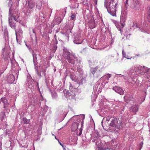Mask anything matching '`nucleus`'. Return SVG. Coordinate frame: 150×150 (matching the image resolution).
Segmentation results:
<instances>
[{"label":"nucleus","instance_id":"nucleus-1","mask_svg":"<svg viewBox=\"0 0 150 150\" xmlns=\"http://www.w3.org/2000/svg\"><path fill=\"white\" fill-rule=\"evenodd\" d=\"M114 0H111L109 2L105 4V6L106 7L108 12L113 16H116V9L117 5V3L114 2Z\"/></svg>","mask_w":150,"mask_h":150},{"label":"nucleus","instance_id":"nucleus-2","mask_svg":"<svg viewBox=\"0 0 150 150\" xmlns=\"http://www.w3.org/2000/svg\"><path fill=\"white\" fill-rule=\"evenodd\" d=\"M63 57L71 64H74L77 61V58L75 55L72 54L66 49H64L63 51Z\"/></svg>","mask_w":150,"mask_h":150},{"label":"nucleus","instance_id":"nucleus-3","mask_svg":"<svg viewBox=\"0 0 150 150\" xmlns=\"http://www.w3.org/2000/svg\"><path fill=\"white\" fill-rule=\"evenodd\" d=\"M123 122L119 119L114 118L113 119L111 122L110 124L109 128L112 129V128L115 130L116 129H119L120 127L123 124Z\"/></svg>","mask_w":150,"mask_h":150},{"label":"nucleus","instance_id":"nucleus-4","mask_svg":"<svg viewBox=\"0 0 150 150\" xmlns=\"http://www.w3.org/2000/svg\"><path fill=\"white\" fill-rule=\"evenodd\" d=\"M130 7L135 11L139 10L140 8L139 2L138 0H132L129 5Z\"/></svg>","mask_w":150,"mask_h":150},{"label":"nucleus","instance_id":"nucleus-5","mask_svg":"<svg viewBox=\"0 0 150 150\" xmlns=\"http://www.w3.org/2000/svg\"><path fill=\"white\" fill-rule=\"evenodd\" d=\"M57 36L56 35L54 36V39L52 40V43L51 45V46L52 47V50L53 52H55L57 48V45L58 43V41L56 40Z\"/></svg>","mask_w":150,"mask_h":150},{"label":"nucleus","instance_id":"nucleus-6","mask_svg":"<svg viewBox=\"0 0 150 150\" xmlns=\"http://www.w3.org/2000/svg\"><path fill=\"white\" fill-rule=\"evenodd\" d=\"M12 15L11 14V10H9V17H8V21L10 25L13 29H15L16 28V25L15 23H13L12 21Z\"/></svg>","mask_w":150,"mask_h":150},{"label":"nucleus","instance_id":"nucleus-7","mask_svg":"<svg viewBox=\"0 0 150 150\" xmlns=\"http://www.w3.org/2000/svg\"><path fill=\"white\" fill-rule=\"evenodd\" d=\"M115 24L118 29L120 31V33H122V32L125 23L120 22L119 23L118 22H115Z\"/></svg>","mask_w":150,"mask_h":150},{"label":"nucleus","instance_id":"nucleus-8","mask_svg":"<svg viewBox=\"0 0 150 150\" xmlns=\"http://www.w3.org/2000/svg\"><path fill=\"white\" fill-rule=\"evenodd\" d=\"M12 18H13L14 20H15L17 22H19L20 23L21 21V20L19 19L20 13H18V12L15 11V12L12 14Z\"/></svg>","mask_w":150,"mask_h":150},{"label":"nucleus","instance_id":"nucleus-9","mask_svg":"<svg viewBox=\"0 0 150 150\" xmlns=\"http://www.w3.org/2000/svg\"><path fill=\"white\" fill-rule=\"evenodd\" d=\"M7 112H1L0 114V119L2 121H6L7 118Z\"/></svg>","mask_w":150,"mask_h":150},{"label":"nucleus","instance_id":"nucleus-10","mask_svg":"<svg viewBox=\"0 0 150 150\" xmlns=\"http://www.w3.org/2000/svg\"><path fill=\"white\" fill-rule=\"evenodd\" d=\"M113 89L120 95L124 94V91L119 86H115L113 88Z\"/></svg>","mask_w":150,"mask_h":150},{"label":"nucleus","instance_id":"nucleus-11","mask_svg":"<svg viewBox=\"0 0 150 150\" xmlns=\"http://www.w3.org/2000/svg\"><path fill=\"white\" fill-rule=\"evenodd\" d=\"M1 100L4 104V110H6L9 105L7 99L5 98H1Z\"/></svg>","mask_w":150,"mask_h":150},{"label":"nucleus","instance_id":"nucleus-12","mask_svg":"<svg viewBox=\"0 0 150 150\" xmlns=\"http://www.w3.org/2000/svg\"><path fill=\"white\" fill-rule=\"evenodd\" d=\"M111 76V75L110 74H108L103 76L101 78L103 80V82L105 84L108 83V80Z\"/></svg>","mask_w":150,"mask_h":150},{"label":"nucleus","instance_id":"nucleus-13","mask_svg":"<svg viewBox=\"0 0 150 150\" xmlns=\"http://www.w3.org/2000/svg\"><path fill=\"white\" fill-rule=\"evenodd\" d=\"M79 123L76 122H75L73 123L71 126V130L72 131H76L78 128Z\"/></svg>","mask_w":150,"mask_h":150},{"label":"nucleus","instance_id":"nucleus-14","mask_svg":"<svg viewBox=\"0 0 150 150\" xmlns=\"http://www.w3.org/2000/svg\"><path fill=\"white\" fill-rule=\"evenodd\" d=\"M15 77L13 74L10 75L8 78V82L9 83H13L15 81Z\"/></svg>","mask_w":150,"mask_h":150},{"label":"nucleus","instance_id":"nucleus-15","mask_svg":"<svg viewBox=\"0 0 150 150\" xmlns=\"http://www.w3.org/2000/svg\"><path fill=\"white\" fill-rule=\"evenodd\" d=\"M33 61L35 65L37 64V55L35 53H33Z\"/></svg>","mask_w":150,"mask_h":150},{"label":"nucleus","instance_id":"nucleus-16","mask_svg":"<svg viewBox=\"0 0 150 150\" xmlns=\"http://www.w3.org/2000/svg\"><path fill=\"white\" fill-rule=\"evenodd\" d=\"M73 41L74 43L77 44H81L82 42V40L79 37L74 38Z\"/></svg>","mask_w":150,"mask_h":150},{"label":"nucleus","instance_id":"nucleus-17","mask_svg":"<svg viewBox=\"0 0 150 150\" xmlns=\"http://www.w3.org/2000/svg\"><path fill=\"white\" fill-rule=\"evenodd\" d=\"M28 8H33L35 6V4L32 0H30L28 1Z\"/></svg>","mask_w":150,"mask_h":150},{"label":"nucleus","instance_id":"nucleus-18","mask_svg":"<svg viewBox=\"0 0 150 150\" xmlns=\"http://www.w3.org/2000/svg\"><path fill=\"white\" fill-rule=\"evenodd\" d=\"M138 110V108L137 105H133L131 108L130 110L134 112H137Z\"/></svg>","mask_w":150,"mask_h":150},{"label":"nucleus","instance_id":"nucleus-19","mask_svg":"<svg viewBox=\"0 0 150 150\" xmlns=\"http://www.w3.org/2000/svg\"><path fill=\"white\" fill-rule=\"evenodd\" d=\"M126 16L123 14H122L121 15L120 22L125 23V22L126 21Z\"/></svg>","mask_w":150,"mask_h":150},{"label":"nucleus","instance_id":"nucleus-20","mask_svg":"<svg viewBox=\"0 0 150 150\" xmlns=\"http://www.w3.org/2000/svg\"><path fill=\"white\" fill-rule=\"evenodd\" d=\"M98 69V66H96L95 67L91 68V72L93 74H94L96 71Z\"/></svg>","mask_w":150,"mask_h":150},{"label":"nucleus","instance_id":"nucleus-21","mask_svg":"<svg viewBox=\"0 0 150 150\" xmlns=\"http://www.w3.org/2000/svg\"><path fill=\"white\" fill-rule=\"evenodd\" d=\"M64 95L65 97L67 98H69L70 96H71V95L70 94V92L66 90L64 91Z\"/></svg>","mask_w":150,"mask_h":150},{"label":"nucleus","instance_id":"nucleus-22","mask_svg":"<svg viewBox=\"0 0 150 150\" xmlns=\"http://www.w3.org/2000/svg\"><path fill=\"white\" fill-rule=\"evenodd\" d=\"M5 48H3L2 49V52L3 53L2 54V57L3 58L5 59H8V56L7 55L6 57L4 56L5 54Z\"/></svg>","mask_w":150,"mask_h":150},{"label":"nucleus","instance_id":"nucleus-23","mask_svg":"<svg viewBox=\"0 0 150 150\" xmlns=\"http://www.w3.org/2000/svg\"><path fill=\"white\" fill-rule=\"evenodd\" d=\"M52 96L53 99H56L57 97V93L54 92H51Z\"/></svg>","mask_w":150,"mask_h":150},{"label":"nucleus","instance_id":"nucleus-24","mask_svg":"<svg viewBox=\"0 0 150 150\" xmlns=\"http://www.w3.org/2000/svg\"><path fill=\"white\" fill-rule=\"evenodd\" d=\"M33 12V9L28 7V9L26 11V13L27 15H30Z\"/></svg>","mask_w":150,"mask_h":150},{"label":"nucleus","instance_id":"nucleus-25","mask_svg":"<svg viewBox=\"0 0 150 150\" xmlns=\"http://www.w3.org/2000/svg\"><path fill=\"white\" fill-rule=\"evenodd\" d=\"M23 121L25 123L28 124L29 123L30 120H28L26 118H23Z\"/></svg>","mask_w":150,"mask_h":150},{"label":"nucleus","instance_id":"nucleus-26","mask_svg":"<svg viewBox=\"0 0 150 150\" xmlns=\"http://www.w3.org/2000/svg\"><path fill=\"white\" fill-rule=\"evenodd\" d=\"M37 68H38L37 67H36L35 68V69H36V71L37 74V75H38V76H40V77H41V73L39 72Z\"/></svg>","mask_w":150,"mask_h":150},{"label":"nucleus","instance_id":"nucleus-27","mask_svg":"<svg viewBox=\"0 0 150 150\" xmlns=\"http://www.w3.org/2000/svg\"><path fill=\"white\" fill-rule=\"evenodd\" d=\"M137 26V24L136 22H133V25L132 26V27L134 28L135 27H136Z\"/></svg>","mask_w":150,"mask_h":150},{"label":"nucleus","instance_id":"nucleus-28","mask_svg":"<svg viewBox=\"0 0 150 150\" xmlns=\"http://www.w3.org/2000/svg\"><path fill=\"white\" fill-rule=\"evenodd\" d=\"M128 0H126L125 2V6L127 8L128 6Z\"/></svg>","mask_w":150,"mask_h":150},{"label":"nucleus","instance_id":"nucleus-29","mask_svg":"<svg viewBox=\"0 0 150 150\" xmlns=\"http://www.w3.org/2000/svg\"><path fill=\"white\" fill-rule=\"evenodd\" d=\"M143 143L142 142H141L139 144V146H140V150L142 147L143 145Z\"/></svg>","mask_w":150,"mask_h":150},{"label":"nucleus","instance_id":"nucleus-30","mask_svg":"<svg viewBox=\"0 0 150 150\" xmlns=\"http://www.w3.org/2000/svg\"><path fill=\"white\" fill-rule=\"evenodd\" d=\"M16 31V32L17 33V35H18V33L19 32V33L22 34L23 33V31L21 30V29H19V30L18 31H17L16 30H15V31Z\"/></svg>","mask_w":150,"mask_h":150},{"label":"nucleus","instance_id":"nucleus-31","mask_svg":"<svg viewBox=\"0 0 150 150\" xmlns=\"http://www.w3.org/2000/svg\"><path fill=\"white\" fill-rule=\"evenodd\" d=\"M86 50L85 48H83L81 51V53H85L86 52Z\"/></svg>","mask_w":150,"mask_h":150},{"label":"nucleus","instance_id":"nucleus-32","mask_svg":"<svg viewBox=\"0 0 150 150\" xmlns=\"http://www.w3.org/2000/svg\"><path fill=\"white\" fill-rule=\"evenodd\" d=\"M111 118V117L110 116H108L106 119L107 121L108 122L110 120Z\"/></svg>","mask_w":150,"mask_h":150},{"label":"nucleus","instance_id":"nucleus-33","mask_svg":"<svg viewBox=\"0 0 150 150\" xmlns=\"http://www.w3.org/2000/svg\"><path fill=\"white\" fill-rule=\"evenodd\" d=\"M70 78L72 81H75V77L73 75H71L70 76Z\"/></svg>","mask_w":150,"mask_h":150},{"label":"nucleus","instance_id":"nucleus-34","mask_svg":"<svg viewBox=\"0 0 150 150\" xmlns=\"http://www.w3.org/2000/svg\"><path fill=\"white\" fill-rule=\"evenodd\" d=\"M16 40H17V42L18 43V35L17 34V33L16 32Z\"/></svg>","mask_w":150,"mask_h":150},{"label":"nucleus","instance_id":"nucleus-35","mask_svg":"<svg viewBox=\"0 0 150 150\" xmlns=\"http://www.w3.org/2000/svg\"><path fill=\"white\" fill-rule=\"evenodd\" d=\"M75 16L74 14L72 15L71 17V20H73L75 18Z\"/></svg>","mask_w":150,"mask_h":150},{"label":"nucleus","instance_id":"nucleus-36","mask_svg":"<svg viewBox=\"0 0 150 150\" xmlns=\"http://www.w3.org/2000/svg\"><path fill=\"white\" fill-rule=\"evenodd\" d=\"M145 67L144 66H143V67L142 68V67H138V69H139L140 70H142V69H143V68H145Z\"/></svg>","mask_w":150,"mask_h":150},{"label":"nucleus","instance_id":"nucleus-37","mask_svg":"<svg viewBox=\"0 0 150 150\" xmlns=\"http://www.w3.org/2000/svg\"><path fill=\"white\" fill-rule=\"evenodd\" d=\"M57 21H58V22H59V23H60L61 21V18H58L57 19Z\"/></svg>","mask_w":150,"mask_h":150},{"label":"nucleus","instance_id":"nucleus-38","mask_svg":"<svg viewBox=\"0 0 150 150\" xmlns=\"http://www.w3.org/2000/svg\"><path fill=\"white\" fill-rule=\"evenodd\" d=\"M148 20L150 22V11L148 16Z\"/></svg>","mask_w":150,"mask_h":150},{"label":"nucleus","instance_id":"nucleus-39","mask_svg":"<svg viewBox=\"0 0 150 150\" xmlns=\"http://www.w3.org/2000/svg\"><path fill=\"white\" fill-rule=\"evenodd\" d=\"M122 54L123 57H125V54L123 50L122 51Z\"/></svg>","mask_w":150,"mask_h":150},{"label":"nucleus","instance_id":"nucleus-40","mask_svg":"<svg viewBox=\"0 0 150 150\" xmlns=\"http://www.w3.org/2000/svg\"><path fill=\"white\" fill-rule=\"evenodd\" d=\"M41 5V4H40V5H39V6H38V5H36L37 7L39 9H40Z\"/></svg>","mask_w":150,"mask_h":150},{"label":"nucleus","instance_id":"nucleus-41","mask_svg":"<svg viewBox=\"0 0 150 150\" xmlns=\"http://www.w3.org/2000/svg\"><path fill=\"white\" fill-rule=\"evenodd\" d=\"M44 110H45V112H46L47 110V106H45V108H44Z\"/></svg>","mask_w":150,"mask_h":150},{"label":"nucleus","instance_id":"nucleus-42","mask_svg":"<svg viewBox=\"0 0 150 150\" xmlns=\"http://www.w3.org/2000/svg\"><path fill=\"white\" fill-rule=\"evenodd\" d=\"M46 69H44V71H43V74H44V75L45 76V74H46V73H45V72L46 71Z\"/></svg>","mask_w":150,"mask_h":150},{"label":"nucleus","instance_id":"nucleus-43","mask_svg":"<svg viewBox=\"0 0 150 150\" xmlns=\"http://www.w3.org/2000/svg\"><path fill=\"white\" fill-rule=\"evenodd\" d=\"M96 26V25L95 24V23H94V24L93 25V26L92 27V28H94Z\"/></svg>","mask_w":150,"mask_h":150},{"label":"nucleus","instance_id":"nucleus-44","mask_svg":"<svg viewBox=\"0 0 150 150\" xmlns=\"http://www.w3.org/2000/svg\"><path fill=\"white\" fill-rule=\"evenodd\" d=\"M59 144L62 147H63V145L62 144V143H61L59 141Z\"/></svg>","mask_w":150,"mask_h":150},{"label":"nucleus","instance_id":"nucleus-45","mask_svg":"<svg viewBox=\"0 0 150 150\" xmlns=\"http://www.w3.org/2000/svg\"><path fill=\"white\" fill-rule=\"evenodd\" d=\"M70 88V90H71V91H73V86H72V87L71 88Z\"/></svg>","mask_w":150,"mask_h":150},{"label":"nucleus","instance_id":"nucleus-46","mask_svg":"<svg viewBox=\"0 0 150 150\" xmlns=\"http://www.w3.org/2000/svg\"><path fill=\"white\" fill-rule=\"evenodd\" d=\"M85 81V79H82L81 80V82H82V81Z\"/></svg>","mask_w":150,"mask_h":150},{"label":"nucleus","instance_id":"nucleus-47","mask_svg":"<svg viewBox=\"0 0 150 150\" xmlns=\"http://www.w3.org/2000/svg\"><path fill=\"white\" fill-rule=\"evenodd\" d=\"M73 86H72V85L71 84H70V86H69V88H71Z\"/></svg>","mask_w":150,"mask_h":150},{"label":"nucleus","instance_id":"nucleus-48","mask_svg":"<svg viewBox=\"0 0 150 150\" xmlns=\"http://www.w3.org/2000/svg\"><path fill=\"white\" fill-rule=\"evenodd\" d=\"M148 68H146V70L145 71V72H148Z\"/></svg>","mask_w":150,"mask_h":150},{"label":"nucleus","instance_id":"nucleus-49","mask_svg":"<svg viewBox=\"0 0 150 150\" xmlns=\"http://www.w3.org/2000/svg\"><path fill=\"white\" fill-rule=\"evenodd\" d=\"M63 149L64 150H66V149L65 147H64V146H63V147H62Z\"/></svg>","mask_w":150,"mask_h":150},{"label":"nucleus","instance_id":"nucleus-50","mask_svg":"<svg viewBox=\"0 0 150 150\" xmlns=\"http://www.w3.org/2000/svg\"><path fill=\"white\" fill-rule=\"evenodd\" d=\"M81 134H82V131L81 130H80L79 134L81 135Z\"/></svg>","mask_w":150,"mask_h":150},{"label":"nucleus","instance_id":"nucleus-51","mask_svg":"<svg viewBox=\"0 0 150 150\" xmlns=\"http://www.w3.org/2000/svg\"><path fill=\"white\" fill-rule=\"evenodd\" d=\"M33 33H34L35 34V31H34V29L33 30Z\"/></svg>","mask_w":150,"mask_h":150},{"label":"nucleus","instance_id":"nucleus-52","mask_svg":"<svg viewBox=\"0 0 150 150\" xmlns=\"http://www.w3.org/2000/svg\"><path fill=\"white\" fill-rule=\"evenodd\" d=\"M18 72L16 73V74L17 75V77H18Z\"/></svg>","mask_w":150,"mask_h":150},{"label":"nucleus","instance_id":"nucleus-53","mask_svg":"<svg viewBox=\"0 0 150 150\" xmlns=\"http://www.w3.org/2000/svg\"><path fill=\"white\" fill-rule=\"evenodd\" d=\"M73 26L72 25V26H71V28H70L69 29V30H71L72 28H73Z\"/></svg>","mask_w":150,"mask_h":150},{"label":"nucleus","instance_id":"nucleus-54","mask_svg":"<svg viewBox=\"0 0 150 150\" xmlns=\"http://www.w3.org/2000/svg\"><path fill=\"white\" fill-rule=\"evenodd\" d=\"M103 150H109L108 149H103Z\"/></svg>","mask_w":150,"mask_h":150},{"label":"nucleus","instance_id":"nucleus-55","mask_svg":"<svg viewBox=\"0 0 150 150\" xmlns=\"http://www.w3.org/2000/svg\"><path fill=\"white\" fill-rule=\"evenodd\" d=\"M55 138L57 140H58V141H59V140H58V139H57L56 137V136H55Z\"/></svg>","mask_w":150,"mask_h":150},{"label":"nucleus","instance_id":"nucleus-56","mask_svg":"<svg viewBox=\"0 0 150 150\" xmlns=\"http://www.w3.org/2000/svg\"><path fill=\"white\" fill-rule=\"evenodd\" d=\"M120 77H122V76H123V75H120Z\"/></svg>","mask_w":150,"mask_h":150},{"label":"nucleus","instance_id":"nucleus-57","mask_svg":"<svg viewBox=\"0 0 150 150\" xmlns=\"http://www.w3.org/2000/svg\"><path fill=\"white\" fill-rule=\"evenodd\" d=\"M132 57H131V58H128V57H127V58L128 59H131Z\"/></svg>","mask_w":150,"mask_h":150},{"label":"nucleus","instance_id":"nucleus-58","mask_svg":"<svg viewBox=\"0 0 150 150\" xmlns=\"http://www.w3.org/2000/svg\"><path fill=\"white\" fill-rule=\"evenodd\" d=\"M17 1L18 3V2L20 1V0H17Z\"/></svg>","mask_w":150,"mask_h":150},{"label":"nucleus","instance_id":"nucleus-59","mask_svg":"<svg viewBox=\"0 0 150 150\" xmlns=\"http://www.w3.org/2000/svg\"><path fill=\"white\" fill-rule=\"evenodd\" d=\"M144 99L142 101V102L144 101Z\"/></svg>","mask_w":150,"mask_h":150},{"label":"nucleus","instance_id":"nucleus-60","mask_svg":"<svg viewBox=\"0 0 150 150\" xmlns=\"http://www.w3.org/2000/svg\"><path fill=\"white\" fill-rule=\"evenodd\" d=\"M37 85H38V83H37Z\"/></svg>","mask_w":150,"mask_h":150},{"label":"nucleus","instance_id":"nucleus-61","mask_svg":"<svg viewBox=\"0 0 150 150\" xmlns=\"http://www.w3.org/2000/svg\"><path fill=\"white\" fill-rule=\"evenodd\" d=\"M97 2V1H96V4Z\"/></svg>","mask_w":150,"mask_h":150},{"label":"nucleus","instance_id":"nucleus-62","mask_svg":"<svg viewBox=\"0 0 150 150\" xmlns=\"http://www.w3.org/2000/svg\"><path fill=\"white\" fill-rule=\"evenodd\" d=\"M26 46H27V47H28V46L27 45V44H26Z\"/></svg>","mask_w":150,"mask_h":150},{"label":"nucleus","instance_id":"nucleus-63","mask_svg":"<svg viewBox=\"0 0 150 150\" xmlns=\"http://www.w3.org/2000/svg\"><path fill=\"white\" fill-rule=\"evenodd\" d=\"M83 123V121L82 122V123Z\"/></svg>","mask_w":150,"mask_h":150},{"label":"nucleus","instance_id":"nucleus-64","mask_svg":"<svg viewBox=\"0 0 150 150\" xmlns=\"http://www.w3.org/2000/svg\"><path fill=\"white\" fill-rule=\"evenodd\" d=\"M52 135H54V134H52Z\"/></svg>","mask_w":150,"mask_h":150}]
</instances>
